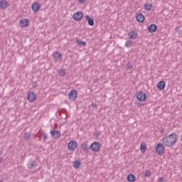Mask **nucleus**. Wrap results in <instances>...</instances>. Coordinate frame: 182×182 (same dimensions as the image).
Wrapping results in <instances>:
<instances>
[{
	"label": "nucleus",
	"mask_w": 182,
	"mask_h": 182,
	"mask_svg": "<svg viewBox=\"0 0 182 182\" xmlns=\"http://www.w3.org/2000/svg\"><path fill=\"white\" fill-rule=\"evenodd\" d=\"M147 97V95L144 93V92L140 91L136 95V99L139 102H144Z\"/></svg>",
	"instance_id": "39448f33"
},
{
	"label": "nucleus",
	"mask_w": 182,
	"mask_h": 182,
	"mask_svg": "<svg viewBox=\"0 0 182 182\" xmlns=\"http://www.w3.org/2000/svg\"><path fill=\"white\" fill-rule=\"evenodd\" d=\"M144 16L141 14H139L136 16V21L139 22L140 23L144 22Z\"/></svg>",
	"instance_id": "f3484780"
},
{
	"label": "nucleus",
	"mask_w": 182,
	"mask_h": 182,
	"mask_svg": "<svg viewBox=\"0 0 182 182\" xmlns=\"http://www.w3.org/2000/svg\"><path fill=\"white\" fill-rule=\"evenodd\" d=\"M35 166H36V164H35V161H32L28 164V168H29V170H31V168H34Z\"/></svg>",
	"instance_id": "a878e982"
},
{
	"label": "nucleus",
	"mask_w": 182,
	"mask_h": 182,
	"mask_svg": "<svg viewBox=\"0 0 182 182\" xmlns=\"http://www.w3.org/2000/svg\"><path fill=\"white\" fill-rule=\"evenodd\" d=\"M9 6V3L6 0L0 1V8L1 9H6Z\"/></svg>",
	"instance_id": "f8f14e48"
},
{
	"label": "nucleus",
	"mask_w": 182,
	"mask_h": 182,
	"mask_svg": "<svg viewBox=\"0 0 182 182\" xmlns=\"http://www.w3.org/2000/svg\"><path fill=\"white\" fill-rule=\"evenodd\" d=\"M53 59L54 60H55V62H58V60H60V59H62V53H60V52L54 53Z\"/></svg>",
	"instance_id": "4468645a"
},
{
	"label": "nucleus",
	"mask_w": 182,
	"mask_h": 182,
	"mask_svg": "<svg viewBox=\"0 0 182 182\" xmlns=\"http://www.w3.org/2000/svg\"><path fill=\"white\" fill-rule=\"evenodd\" d=\"M76 43H77V45H80V46H85L86 45V42L82 41H80V39H77Z\"/></svg>",
	"instance_id": "b1692460"
},
{
	"label": "nucleus",
	"mask_w": 182,
	"mask_h": 182,
	"mask_svg": "<svg viewBox=\"0 0 182 182\" xmlns=\"http://www.w3.org/2000/svg\"><path fill=\"white\" fill-rule=\"evenodd\" d=\"M128 37H129V39H132V40L136 39V38H137V32L134 31H129L128 33Z\"/></svg>",
	"instance_id": "ddd939ff"
},
{
	"label": "nucleus",
	"mask_w": 182,
	"mask_h": 182,
	"mask_svg": "<svg viewBox=\"0 0 182 182\" xmlns=\"http://www.w3.org/2000/svg\"><path fill=\"white\" fill-rule=\"evenodd\" d=\"M100 146V143L95 141L90 145V149L92 151H99Z\"/></svg>",
	"instance_id": "0eeeda50"
},
{
	"label": "nucleus",
	"mask_w": 182,
	"mask_h": 182,
	"mask_svg": "<svg viewBox=\"0 0 182 182\" xmlns=\"http://www.w3.org/2000/svg\"><path fill=\"white\" fill-rule=\"evenodd\" d=\"M140 150H141V153H146V150H147V146H146V143L141 144Z\"/></svg>",
	"instance_id": "412c9836"
},
{
	"label": "nucleus",
	"mask_w": 182,
	"mask_h": 182,
	"mask_svg": "<svg viewBox=\"0 0 182 182\" xmlns=\"http://www.w3.org/2000/svg\"><path fill=\"white\" fill-rule=\"evenodd\" d=\"M2 163V159L0 158V164Z\"/></svg>",
	"instance_id": "f704fd0d"
},
{
	"label": "nucleus",
	"mask_w": 182,
	"mask_h": 182,
	"mask_svg": "<svg viewBox=\"0 0 182 182\" xmlns=\"http://www.w3.org/2000/svg\"><path fill=\"white\" fill-rule=\"evenodd\" d=\"M68 150L75 151L77 149V142L76 141H70L68 144Z\"/></svg>",
	"instance_id": "7ed1b4c3"
},
{
	"label": "nucleus",
	"mask_w": 182,
	"mask_h": 182,
	"mask_svg": "<svg viewBox=\"0 0 182 182\" xmlns=\"http://www.w3.org/2000/svg\"><path fill=\"white\" fill-rule=\"evenodd\" d=\"M20 24L22 26V28H26L29 26V20H28V18H22L20 21Z\"/></svg>",
	"instance_id": "9b49d317"
},
{
	"label": "nucleus",
	"mask_w": 182,
	"mask_h": 182,
	"mask_svg": "<svg viewBox=\"0 0 182 182\" xmlns=\"http://www.w3.org/2000/svg\"><path fill=\"white\" fill-rule=\"evenodd\" d=\"M59 75H60V76H62V77L65 76V70L61 69L59 72Z\"/></svg>",
	"instance_id": "c85d7f7f"
},
{
	"label": "nucleus",
	"mask_w": 182,
	"mask_h": 182,
	"mask_svg": "<svg viewBox=\"0 0 182 182\" xmlns=\"http://www.w3.org/2000/svg\"><path fill=\"white\" fill-rule=\"evenodd\" d=\"M158 181L159 182H164V179L163 178H159Z\"/></svg>",
	"instance_id": "7c9ffc66"
},
{
	"label": "nucleus",
	"mask_w": 182,
	"mask_h": 182,
	"mask_svg": "<svg viewBox=\"0 0 182 182\" xmlns=\"http://www.w3.org/2000/svg\"><path fill=\"white\" fill-rule=\"evenodd\" d=\"M157 31V26L156 24H151L149 27V32L153 33Z\"/></svg>",
	"instance_id": "dca6fc26"
},
{
	"label": "nucleus",
	"mask_w": 182,
	"mask_h": 182,
	"mask_svg": "<svg viewBox=\"0 0 182 182\" xmlns=\"http://www.w3.org/2000/svg\"><path fill=\"white\" fill-rule=\"evenodd\" d=\"M50 135L53 139H58L60 137V132L58 130H53L50 132Z\"/></svg>",
	"instance_id": "1a4fd4ad"
},
{
	"label": "nucleus",
	"mask_w": 182,
	"mask_h": 182,
	"mask_svg": "<svg viewBox=\"0 0 182 182\" xmlns=\"http://www.w3.org/2000/svg\"><path fill=\"white\" fill-rule=\"evenodd\" d=\"M27 99L31 103L35 102L36 100V94L33 92H30L27 96Z\"/></svg>",
	"instance_id": "6e6552de"
},
{
	"label": "nucleus",
	"mask_w": 182,
	"mask_h": 182,
	"mask_svg": "<svg viewBox=\"0 0 182 182\" xmlns=\"http://www.w3.org/2000/svg\"><path fill=\"white\" fill-rule=\"evenodd\" d=\"M30 138H31V133L30 132H26L24 134V136H23L24 140H28Z\"/></svg>",
	"instance_id": "bb28decb"
},
{
	"label": "nucleus",
	"mask_w": 182,
	"mask_h": 182,
	"mask_svg": "<svg viewBox=\"0 0 182 182\" xmlns=\"http://www.w3.org/2000/svg\"><path fill=\"white\" fill-rule=\"evenodd\" d=\"M162 143L165 147L171 148L177 144V133L173 132L166 136L162 139Z\"/></svg>",
	"instance_id": "f257e3e1"
},
{
	"label": "nucleus",
	"mask_w": 182,
	"mask_h": 182,
	"mask_svg": "<svg viewBox=\"0 0 182 182\" xmlns=\"http://www.w3.org/2000/svg\"><path fill=\"white\" fill-rule=\"evenodd\" d=\"M0 182H4V181H2V180H0Z\"/></svg>",
	"instance_id": "c9c22d12"
},
{
	"label": "nucleus",
	"mask_w": 182,
	"mask_h": 182,
	"mask_svg": "<svg viewBox=\"0 0 182 182\" xmlns=\"http://www.w3.org/2000/svg\"><path fill=\"white\" fill-rule=\"evenodd\" d=\"M86 18L88 25H90V26H93L95 25V21L93 18H90L89 16H86Z\"/></svg>",
	"instance_id": "a211bd4d"
},
{
	"label": "nucleus",
	"mask_w": 182,
	"mask_h": 182,
	"mask_svg": "<svg viewBox=\"0 0 182 182\" xmlns=\"http://www.w3.org/2000/svg\"><path fill=\"white\" fill-rule=\"evenodd\" d=\"M127 180L129 182H134V181H136V176H134L133 174H129L127 176Z\"/></svg>",
	"instance_id": "aec40b11"
},
{
	"label": "nucleus",
	"mask_w": 182,
	"mask_h": 182,
	"mask_svg": "<svg viewBox=\"0 0 182 182\" xmlns=\"http://www.w3.org/2000/svg\"><path fill=\"white\" fill-rule=\"evenodd\" d=\"M83 18V12L82 11H77L75 13L73 16V18L74 21H82V18Z\"/></svg>",
	"instance_id": "423d86ee"
},
{
	"label": "nucleus",
	"mask_w": 182,
	"mask_h": 182,
	"mask_svg": "<svg viewBox=\"0 0 182 182\" xmlns=\"http://www.w3.org/2000/svg\"><path fill=\"white\" fill-rule=\"evenodd\" d=\"M47 136L46 134H43V139H44V140L46 139Z\"/></svg>",
	"instance_id": "473e14b6"
},
{
	"label": "nucleus",
	"mask_w": 182,
	"mask_h": 182,
	"mask_svg": "<svg viewBox=\"0 0 182 182\" xmlns=\"http://www.w3.org/2000/svg\"><path fill=\"white\" fill-rule=\"evenodd\" d=\"M151 8H153V4H151L150 3H146L144 5V9H145V11H147L148 12H150V11H151Z\"/></svg>",
	"instance_id": "6ab92c4d"
},
{
	"label": "nucleus",
	"mask_w": 182,
	"mask_h": 182,
	"mask_svg": "<svg viewBox=\"0 0 182 182\" xmlns=\"http://www.w3.org/2000/svg\"><path fill=\"white\" fill-rule=\"evenodd\" d=\"M33 87H36V84H33Z\"/></svg>",
	"instance_id": "72a5a7b5"
},
{
	"label": "nucleus",
	"mask_w": 182,
	"mask_h": 182,
	"mask_svg": "<svg viewBox=\"0 0 182 182\" xmlns=\"http://www.w3.org/2000/svg\"><path fill=\"white\" fill-rule=\"evenodd\" d=\"M78 1L80 2V4H83V2H85V0H78Z\"/></svg>",
	"instance_id": "2f4dec72"
},
{
	"label": "nucleus",
	"mask_w": 182,
	"mask_h": 182,
	"mask_svg": "<svg viewBox=\"0 0 182 182\" xmlns=\"http://www.w3.org/2000/svg\"><path fill=\"white\" fill-rule=\"evenodd\" d=\"M81 149L82 151H87L89 150V147H87V142H84L81 145Z\"/></svg>",
	"instance_id": "4be33fe9"
},
{
	"label": "nucleus",
	"mask_w": 182,
	"mask_h": 182,
	"mask_svg": "<svg viewBox=\"0 0 182 182\" xmlns=\"http://www.w3.org/2000/svg\"><path fill=\"white\" fill-rule=\"evenodd\" d=\"M73 166L75 168H79L80 166H82V163L80 162V161H75L73 163Z\"/></svg>",
	"instance_id": "5701e85b"
},
{
	"label": "nucleus",
	"mask_w": 182,
	"mask_h": 182,
	"mask_svg": "<svg viewBox=\"0 0 182 182\" xmlns=\"http://www.w3.org/2000/svg\"><path fill=\"white\" fill-rule=\"evenodd\" d=\"M41 9V3L36 2L32 4V10L33 12H38Z\"/></svg>",
	"instance_id": "9d476101"
},
{
	"label": "nucleus",
	"mask_w": 182,
	"mask_h": 182,
	"mask_svg": "<svg viewBox=\"0 0 182 182\" xmlns=\"http://www.w3.org/2000/svg\"><path fill=\"white\" fill-rule=\"evenodd\" d=\"M165 151H166V149L164 148V144H159L156 146V154H159V155L164 154Z\"/></svg>",
	"instance_id": "f03ea898"
},
{
	"label": "nucleus",
	"mask_w": 182,
	"mask_h": 182,
	"mask_svg": "<svg viewBox=\"0 0 182 182\" xmlns=\"http://www.w3.org/2000/svg\"><path fill=\"white\" fill-rule=\"evenodd\" d=\"M132 46H133V42L131 41V40H129L125 43L126 48H132Z\"/></svg>",
	"instance_id": "393cba45"
},
{
	"label": "nucleus",
	"mask_w": 182,
	"mask_h": 182,
	"mask_svg": "<svg viewBox=\"0 0 182 182\" xmlns=\"http://www.w3.org/2000/svg\"><path fill=\"white\" fill-rule=\"evenodd\" d=\"M68 99L70 100H76L77 99V91L72 90L68 93Z\"/></svg>",
	"instance_id": "20e7f679"
},
{
	"label": "nucleus",
	"mask_w": 182,
	"mask_h": 182,
	"mask_svg": "<svg viewBox=\"0 0 182 182\" xmlns=\"http://www.w3.org/2000/svg\"><path fill=\"white\" fill-rule=\"evenodd\" d=\"M127 66V68L129 69V70L133 69V65H132L131 63H128Z\"/></svg>",
	"instance_id": "c756f323"
},
{
	"label": "nucleus",
	"mask_w": 182,
	"mask_h": 182,
	"mask_svg": "<svg viewBox=\"0 0 182 182\" xmlns=\"http://www.w3.org/2000/svg\"><path fill=\"white\" fill-rule=\"evenodd\" d=\"M151 176V172H150V171L146 170L145 171V177H150Z\"/></svg>",
	"instance_id": "cd10ccee"
},
{
	"label": "nucleus",
	"mask_w": 182,
	"mask_h": 182,
	"mask_svg": "<svg viewBox=\"0 0 182 182\" xmlns=\"http://www.w3.org/2000/svg\"><path fill=\"white\" fill-rule=\"evenodd\" d=\"M157 87L158 89H159L160 90H164L165 87H166V82L164 81H160L157 83Z\"/></svg>",
	"instance_id": "2eb2a0df"
}]
</instances>
